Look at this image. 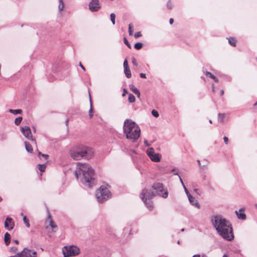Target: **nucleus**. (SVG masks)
Here are the masks:
<instances>
[{
  "label": "nucleus",
  "mask_w": 257,
  "mask_h": 257,
  "mask_svg": "<svg viewBox=\"0 0 257 257\" xmlns=\"http://www.w3.org/2000/svg\"><path fill=\"white\" fill-rule=\"evenodd\" d=\"M235 213L239 219L244 220L246 218V215L243 208H240L238 211H235Z\"/></svg>",
  "instance_id": "nucleus-15"
},
{
  "label": "nucleus",
  "mask_w": 257,
  "mask_h": 257,
  "mask_svg": "<svg viewBox=\"0 0 257 257\" xmlns=\"http://www.w3.org/2000/svg\"><path fill=\"white\" fill-rule=\"evenodd\" d=\"M140 76L141 78H146V74L145 73H141L140 74Z\"/></svg>",
  "instance_id": "nucleus-45"
},
{
  "label": "nucleus",
  "mask_w": 257,
  "mask_h": 257,
  "mask_svg": "<svg viewBox=\"0 0 257 257\" xmlns=\"http://www.w3.org/2000/svg\"><path fill=\"white\" fill-rule=\"evenodd\" d=\"M257 104V102H256L254 104V106L256 105Z\"/></svg>",
  "instance_id": "nucleus-61"
},
{
  "label": "nucleus",
  "mask_w": 257,
  "mask_h": 257,
  "mask_svg": "<svg viewBox=\"0 0 257 257\" xmlns=\"http://www.w3.org/2000/svg\"><path fill=\"white\" fill-rule=\"evenodd\" d=\"M218 120L220 122H223L225 118V114L219 113L218 114Z\"/></svg>",
  "instance_id": "nucleus-30"
},
{
  "label": "nucleus",
  "mask_w": 257,
  "mask_h": 257,
  "mask_svg": "<svg viewBox=\"0 0 257 257\" xmlns=\"http://www.w3.org/2000/svg\"><path fill=\"white\" fill-rule=\"evenodd\" d=\"M211 88H212V91L213 92H215V85H214V84H212Z\"/></svg>",
  "instance_id": "nucleus-46"
},
{
  "label": "nucleus",
  "mask_w": 257,
  "mask_h": 257,
  "mask_svg": "<svg viewBox=\"0 0 257 257\" xmlns=\"http://www.w3.org/2000/svg\"><path fill=\"white\" fill-rule=\"evenodd\" d=\"M186 195L188 198V200H189L190 203L192 205L195 206V207H196L198 208H199L200 205L198 203V202L196 201V200L195 199V198L193 197L189 193H188V194H187Z\"/></svg>",
  "instance_id": "nucleus-14"
},
{
  "label": "nucleus",
  "mask_w": 257,
  "mask_h": 257,
  "mask_svg": "<svg viewBox=\"0 0 257 257\" xmlns=\"http://www.w3.org/2000/svg\"><path fill=\"white\" fill-rule=\"evenodd\" d=\"M167 7L168 9H171L173 8V5L172 3V2H171V1H169L168 2L167 4Z\"/></svg>",
  "instance_id": "nucleus-38"
},
{
  "label": "nucleus",
  "mask_w": 257,
  "mask_h": 257,
  "mask_svg": "<svg viewBox=\"0 0 257 257\" xmlns=\"http://www.w3.org/2000/svg\"><path fill=\"white\" fill-rule=\"evenodd\" d=\"M177 243H178V244H179V243H180V241H179V240H178V241H177Z\"/></svg>",
  "instance_id": "nucleus-64"
},
{
  "label": "nucleus",
  "mask_w": 257,
  "mask_h": 257,
  "mask_svg": "<svg viewBox=\"0 0 257 257\" xmlns=\"http://www.w3.org/2000/svg\"><path fill=\"white\" fill-rule=\"evenodd\" d=\"M88 6L89 10L92 12L98 11L101 8L99 0H91Z\"/></svg>",
  "instance_id": "nucleus-11"
},
{
  "label": "nucleus",
  "mask_w": 257,
  "mask_h": 257,
  "mask_svg": "<svg viewBox=\"0 0 257 257\" xmlns=\"http://www.w3.org/2000/svg\"><path fill=\"white\" fill-rule=\"evenodd\" d=\"M38 157H39L40 159H41V157H42L44 158L45 159H47L49 157V156L46 154H42L41 152H38Z\"/></svg>",
  "instance_id": "nucleus-35"
},
{
  "label": "nucleus",
  "mask_w": 257,
  "mask_h": 257,
  "mask_svg": "<svg viewBox=\"0 0 257 257\" xmlns=\"http://www.w3.org/2000/svg\"><path fill=\"white\" fill-rule=\"evenodd\" d=\"M75 175L76 178L86 186L92 187L96 184L93 168L87 163H77Z\"/></svg>",
  "instance_id": "nucleus-2"
},
{
  "label": "nucleus",
  "mask_w": 257,
  "mask_h": 257,
  "mask_svg": "<svg viewBox=\"0 0 257 257\" xmlns=\"http://www.w3.org/2000/svg\"><path fill=\"white\" fill-rule=\"evenodd\" d=\"M192 257H200L199 254H195Z\"/></svg>",
  "instance_id": "nucleus-52"
},
{
  "label": "nucleus",
  "mask_w": 257,
  "mask_h": 257,
  "mask_svg": "<svg viewBox=\"0 0 257 257\" xmlns=\"http://www.w3.org/2000/svg\"><path fill=\"white\" fill-rule=\"evenodd\" d=\"M179 180H180V182H181V183L182 185L183 186V188H184V191H185V192L186 194H188V193H189V191H188L187 189L186 188V187L185 185H184V183H183V180H182V178H181V176H179Z\"/></svg>",
  "instance_id": "nucleus-31"
},
{
  "label": "nucleus",
  "mask_w": 257,
  "mask_h": 257,
  "mask_svg": "<svg viewBox=\"0 0 257 257\" xmlns=\"http://www.w3.org/2000/svg\"><path fill=\"white\" fill-rule=\"evenodd\" d=\"M141 36H142V34H141V32H136L134 35V37H135V38H138L140 37Z\"/></svg>",
  "instance_id": "nucleus-39"
},
{
  "label": "nucleus",
  "mask_w": 257,
  "mask_h": 257,
  "mask_svg": "<svg viewBox=\"0 0 257 257\" xmlns=\"http://www.w3.org/2000/svg\"><path fill=\"white\" fill-rule=\"evenodd\" d=\"M205 75L209 77V78L212 79L213 80H214V81L216 82H218V79L216 78V77H215L213 74H212V73H211L210 72H208V71H206L205 72Z\"/></svg>",
  "instance_id": "nucleus-19"
},
{
  "label": "nucleus",
  "mask_w": 257,
  "mask_h": 257,
  "mask_svg": "<svg viewBox=\"0 0 257 257\" xmlns=\"http://www.w3.org/2000/svg\"><path fill=\"white\" fill-rule=\"evenodd\" d=\"M222 257H228V256L226 254H224Z\"/></svg>",
  "instance_id": "nucleus-57"
},
{
  "label": "nucleus",
  "mask_w": 257,
  "mask_h": 257,
  "mask_svg": "<svg viewBox=\"0 0 257 257\" xmlns=\"http://www.w3.org/2000/svg\"><path fill=\"white\" fill-rule=\"evenodd\" d=\"M5 226L9 230H11L13 229L14 227V223L13 221L12 218L10 217H7L5 222Z\"/></svg>",
  "instance_id": "nucleus-13"
},
{
  "label": "nucleus",
  "mask_w": 257,
  "mask_h": 257,
  "mask_svg": "<svg viewBox=\"0 0 257 257\" xmlns=\"http://www.w3.org/2000/svg\"><path fill=\"white\" fill-rule=\"evenodd\" d=\"M174 22V20L172 18H171L169 20V23L170 24H172Z\"/></svg>",
  "instance_id": "nucleus-51"
},
{
  "label": "nucleus",
  "mask_w": 257,
  "mask_h": 257,
  "mask_svg": "<svg viewBox=\"0 0 257 257\" xmlns=\"http://www.w3.org/2000/svg\"><path fill=\"white\" fill-rule=\"evenodd\" d=\"M209 122H210V123H212V120H209Z\"/></svg>",
  "instance_id": "nucleus-62"
},
{
  "label": "nucleus",
  "mask_w": 257,
  "mask_h": 257,
  "mask_svg": "<svg viewBox=\"0 0 257 257\" xmlns=\"http://www.w3.org/2000/svg\"><path fill=\"white\" fill-rule=\"evenodd\" d=\"M49 225L51 226V227L52 229L57 228V225L54 223V222L52 220V219H50L49 220Z\"/></svg>",
  "instance_id": "nucleus-33"
},
{
  "label": "nucleus",
  "mask_w": 257,
  "mask_h": 257,
  "mask_svg": "<svg viewBox=\"0 0 257 257\" xmlns=\"http://www.w3.org/2000/svg\"><path fill=\"white\" fill-rule=\"evenodd\" d=\"M220 94L221 95H223V94H224V90H221V91H220Z\"/></svg>",
  "instance_id": "nucleus-53"
},
{
  "label": "nucleus",
  "mask_w": 257,
  "mask_h": 257,
  "mask_svg": "<svg viewBox=\"0 0 257 257\" xmlns=\"http://www.w3.org/2000/svg\"><path fill=\"white\" fill-rule=\"evenodd\" d=\"M9 111L14 114H20L22 112V110L21 109H9Z\"/></svg>",
  "instance_id": "nucleus-24"
},
{
  "label": "nucleus",
  "mask_w": 257,
  "mask_h": 257,
  "mask_svg": "<svg viewBox=\"0 0 257 257\" xmlns=\"http://www.w3.org/2000/svg\"><path fill=\"white\" fill-rule=\"evenodd\" d=\"M94 153L90 148L80 145L70 150L71 157L75 160H80L82 159H90L93 156Z\"/></svg>",
  "instance_id": "nucleus-4"
},
{
  "label": "nucleus",
  "mask_w": 257,
  "mask_h": 257,
  "mask_svg": "<svg viewBox=\"0 0 257 257\" xmlns=\"http://www.w3.org/2000/svg\"><path fill=\"white\" fill-rule=\"evenodd\" d=\"M236 42V40L234 38H229L228 39V43L232 46H235Z\"/></svg>",
  "instance_id": "nucleus-26"
},
{
  "label": "nucleus",
  "mask_w": 257,
  "mask_h": 257,
  "mask_svg": "<svg viewBox=\"0 0 257 257\" xmlns=\"http://www.w3.org/2000/svg\"><path fill=\"white\" fill-rule=\"evenodd\" d=\"M14 242L15 243H17V244H18V243H19V241H18V240H14Z\"/></svg>",
  "instance_id": "nucleus-56"
},
{
  "label": "nucleus",
  "mask_w": 257,
  "mask_h": 257,
  "mask_svg": "<svg viewBox=\"0 0 257 257\" xmlns=\"http://www.w3.org/2000/svg\"><path fill=\"white\" fill-rule=\"evenodd\" d=\"M155 195L153 191L145 189L142 191L140 197L142 200H151Z\"/></svg>",
  "instance_id": "nucleus-10"
},
{
  "label": "nucleus",
  "mask_w": 257,
  "mask_h": 257,
  "mask_svg": "<svg viewBox=\"0 0 257 257\" xmlns=\"http://www.w3.org/2000/svg\"><path fill=\"white\" fill-rule=\"evenodd\" d=\"M144 143L146 146H149L150 145L148 143L147 140H145Z\"/></svg>",
  "instance_id": "nucleus-49"
},
{
  "label": "nucleus",
  "mask_w": 257,
  "mask_h": 257,
  "mask_svg": "<svg viewBox=\"0 0 257 257\" xmlns=\"http://www.w3.org/2000/svg\"><path fill=\"white\" fill-rule=\"evenodd\" d=\"M21 215L23 216V221H24V223L25 224L26 226L27 227H30V223H29V219L27 218V216H25V215H24L23 213H21Z\"/></svg>",
  "instance_id": "nucleus-21"
},
{
  "label": "nucleus",
  "mask_w": 257,
  "mask_h": 257,
  "mask_svg": "<svg viewBox=\"0 0 257 257\" xmlns=\"http://www.w3.org/2000/svg\"><path fill=\"white\" fill-rule=\"evenodd\" d=\"M97 200L99 203H102L111 197L109 189L105 186H101L99 189L96 191L95 194Z\"/></svg>",
  "instance_id": "nucleus-5"
},
{
  "label": "nucleus",
  "mask_w": 257,
  "mask_h": 257,
  "mask_svg": "<svg viewBox=\"0 0 257 257\" xmlns=\"http://www.w3.org/2000/svg\"><path fill=\"white\" fill-rule=\"evenodd\" d=\"M123 65V68L129 67L128 65L127 61L126 60H125L124 61Z\"/></svg>",
  "instance_id": "nucleus-42"
},
{
  "label": "nucleus",
  "mask_w": 257,
  "mask_h": 257,
  "mask_svg": "<svg viewBox=\"0 0 257 257\" xmlns=\"http://www.w3.org/2000/svg\"><path fill=\"white\" fill-rule=\"evenodd\" d=\"M146 153L152 161L154 162H160L161 156L158 153H155L154 149L153 148H149L147 150Z\"/></svg>",
  "instance_id": "nucleus-8"
},
{
  "label": "nucleus",
  "mask_w": 257,
  "mask_h": 257,
  "mask_svg": "<svg viewBox=\"0 0 257 257\" xmlns=\"http://www.w3.org/2000/svg\"><path fill=\"white\" fill-rule=\"evenodd\" d=\"M124 73L125 74V76L127 78H130L131 77L132 73H131V72L129 67L124 68Z\"/></svg>",
  "instance_id": "nucleus-20"
},
{
  "label": "nucleus",
  "mask_w": 257,
  "mask_h": 257,
  "mask_svg": "<svg viewBox=\"0 0 257 257\" xmlns=\"http://www.w3.org/2000/svg\"><path fill=\"white\" fill-rule=\"evenodd\" d=\"M174 175H178L179 177V176H180L179 175V174H178V172L174 173Z\"/></svg>",
  "instance_id": "nucleus-55"
},
{
  "label": "nucleus",
  "mask_w": 257,
  "mask_h": 257,
  "mask_svg": "<svg viewBox=\"0 0 257 257\" xmlns=\"http://www.w3.org/2000/svg\"><path fill=\"white\" fill-rule=\"evenodd\" d=\"M254 207H255V208L256 209H257V204H255L254 205Z\"/></svg>",
  "instance_id": "nucleus-59"
},
{
  "label": "nucleus",
  "mask_w": 257,
  "mask_h": 257,
  "mask_svg": "<svg viewBox=\"0 0 257 257\" xmlns=\"http://www.w3.org/2000/svg\"><path fill=\"white\" fill-rule=\"evenodd\" d=\"M223 140H224V142L225 143V144H228V138L226 137V136H224L223 137Z\"/></svg>",
  "instance_id": "nucleus-43"
},
{
  "label": "nucleus",
  "mask_w": 257,
  "mask_h": 257,
  "mask_svg": "<svg viewBox=\"0 0 257 257\" xmlns=\"http://www.w3.org/2000/svg\"><path fill=\"white\" fill-rule=\"evenodd\" d=\"M130 89L139 98L140 97V93L139 89L136 87L134 85L131 84L129 86Z\"/></svg>",
  "instance_id": "nucleus-16"
},
{
  "label": "nucleus",
  "mask_w": 257,
  "mask_h": 257,
  "mask_svg": "<svg viewBox=\"0 0 257 257\" xmlns=\"http://www.w3.org/2000/svg\"><path fill=\"white\" fill-rule=\"evenodd\" d=\"M110 20L113 25L115 24V15L114 13H111L110 15Z\"/></svg>",
  "instance_id": "nucleus-34"
},
{
  "label": "nucleus",
  "mask_w": 257,
  "mask_h": 257,
  "mask_svg": "<svg viewBox=\"0 0 257 257\" xmlns=\"http://www.w3.org/2000/svg\"><path fill=\"white\" fill-rule=\"evenodd\" d=\"M143 47V44L142 43H137L135 44L134 47L137 50L141 49Z\"/></svg>",
  "instance_id": "nucleus-32"
},
{
  "label": "nucleus",
  "mask_w": 257,
  "mask_h": 257,
  "mask_svg": "<svg viewBox=\"0 0 257 257\" xmlns=\"http://www.w3.org/2000/svg\"><path fill=\"white\" fill-rule=\"evenodd\" d=\"M197 163H198V164L199 166H201V164H200V160H197Z\"/></svg>",
  "instance_id": "nucleus-54"
},
{
  "label": "nucleus",
  "mask_w": 257,
  "mask_h": 257,
  "mask_svg": "<svg viewBox=\"0 0 257 257\" xmlns=\"http://www.w3.org/2000/svg\"><path fill=\"white\" fill-rule=\"evenodd\" d=\"M132 63H133V65L136 66H138V62H137L136 58L133 57V58H132Z\"/></svg>",
  "instance_id": "nucleus-40"
},
{
  "label": "nucleus",
  "mask_w": 257,
  "mask_h": 257,
  "mask_svg": "<svg viewBox=\"0 0 257 257\" xmlns=\"http://www.w3.org/2000/svg\"><path fill=\"white\" fill-rule=\"evenodd\" d=\"M211 222L218 234L224 240L231 241L234 239L233 229L230 222L220 215L211 217Z\"/></svg>",
  "instance_id": "nucleus-1"
},
{
  "label": "nucleus",
  "mask_w": 257,
  "mask_h": 257,
  "mask_svg": "<svg viewBox=\"0 0 257 257\" xmlns=\"http://www.w3.org/2000/svg\"><path fill=\"white\" fill-rule=\"evenodd\" d=\"M79 66L81 67V68L84 70L85 71V69L84 67L82 65L81 63H79Z\"/></svg>",
  "instance_id": "nucleus-48"
},
{
  "label": "nucleus",
  "mask_w": 257,
  "mask_h": 257,
  "mask_svg": "<svg viewBox=\"0 0 257 257\" xmlns=\"http://www.w3.org/2000/svg\"><path fill=\"white\" fill-rule=\"evenodd\" d=\"M4 241L7 245H8L11 242V235L8 232H6L5 234Z\"/></svg>",
  "instance_id": "nucleus-18"
},
{
  "label": "nucleus",
  "mask_w": 257,
  "mask_h": 257,
  "mask_svg": "<svg viewBox=\"0 0 257 257\" xmlns=\"http://www.w3.org/2000/svg\"><path fill=\"white\" fill-rule=\"evenodd\" d=\"M89 101H90V108L89 110V115L90 118H91L92 117V113H93V109H92V100L91 99V98H89Z\"/></svg>",
  "instance_id": "nucleus-27"
},
{
  "label": "nucleus",
  "mask_w": 257,
  "mask_h": 257,
  "mask_svg": "<svg viewBox=\"0 0 257 257\" xmlns=\"http://www.w3.org/2000/svg\"><path fill=\"white\" fill-rule=\"evenodd\" d=\"M25 148L27 152L32 153L33 152V148L31 146V145L29 144L28 143L25 142Z\"/></svg>",
  "instance_id": "nucleus-22"
},
{
  "label": "nucleus",
  "mask_w": 257,
  "mask_h": 257,
  "mask_svg": "<svg viewBox=\"0 0 257 257\" xmlns=\"http://www.w3.org/2000/svg\"><path fill=\"white\" fill-rule=\"evenodd\" d=\"M175 171V169H173L171 170V171H172V172H174Z\"/></svg>",
  "instance_id": "nucleus-60"
},
{
  "label": "nucleus",
  "mask_w": 257,
  "mask_h": 257,
  "mask_svg": "<svg viewBox=\"0 0 257 257\" xmlns=\"http://www.w3.org/2000/svg\"><path fill=\"white\" fill-rule=\"evenodd\" d=\"M37 253L35 251H32L25 248L22 251L18 253L14 256L10 257H36Z\"/></svg>",
  "instance_id": "nucleus-9"
},
{
  "label": "nucleus",
  "mask_w": 257,
  "mask_h": 257,
  "mask_svg": "<svg viewBox=\"0 0 257 257\" xmlns=\"http://www.w3.org/2000/svg\"><path fill=\"white\" fill-rule=\"evenodd\" d=\"M62 252L64 257L74 256L79 254L80 249L74 245L65 246L63 247Z\"/></svg>",
  "instance_id": "nucleus-6"
},
{
  "label": "nucleus",
  "mask_w": 257,
  "mask_h": 257,
  "mask_svg": "<svg viewBox=\"0 0 257 257\" xmlns=\"http://www.w3.org/2000/svg\"><path fill=\"white\" fill-rule=\"evenodd\" d=\"M146 207L149 210H152L153 209V204L151 200H143Z\"/></svg>",
  "instance_id": "nucleus-17"
},
{
  "label": "nucleus",
  "mask_w": 257,
  "mask_h": 257,
  "mask_svg": "<svg viewBox=\"0 0 257 257\" xmlns=\"http://www.w3.org/2000/svg\"><path fill=\"white\" fill-rule=\"evenodd\" d=\"M203 161H204V162H205L206 163H205V164L204 165H203V166H202V167H205L206 165H207V164H209V162L208 161V160H207V159H204V160H203Z\"/></svg>",
  "instance_id": "nucleus-44"
},
{
  "label": "nucleus",
  "mask_w": 257,
  "mask_h": 257,
  "mask_svg": "<svg viewBox=\"0 0 257 257\" xmlns=\"http://www.w3.org/2000/svg\"><path fill=\"white\" fill-rule=\"evenodd\" d=\"M136 98L134 95L130 94L128 95V100L130 103H133L135 101Z\"/></svg>",
  "instance_id": "nucleus-28"
},
{
  "label": "nucleus",
  "mask_w": 257,
  "mask_h": 257,
  "mask_svg": "<svg viewBox=\"0 0 257 257\" xmlns=\"http://www.w3.org/2000/svg\"><path fill=\"white\" fill-rule=\"evenodd\" d=\"M23 118L21 116H19L16 118L15 120V124L16 125H19L22 122Z\"/></svg>",
  "instance_id": "nucleus-29"
},
{
  "label": "nucleus",
  "mask_w": 257,
  "mask_h": 257,
  "mask_svg": "<svg viewBox=\"0 0 257 257\" xmlns=\"http://www.w3.org/2000/svg\"><path fill=\"white\" fill-rule=\"evenodd\" d=\"M64 8V4L63 0H59L58 9L60 12L62 11Z\"/></svg>",
  "instance_id": "nucleus-25"
},
{
  "label": "nucleus",
  "mask_w": 257,
  "mask_h": 257,
  "mask_svg": "<svg viewBox=\"0 0 257 257\" xmlns=\"http://www.w3.org/2000/svg\"><path fill=\"white\" fill-rule=\"evenodd\" d=\"M202 257H207V256L205 254H203L202 255Z\"/></svg>",
  "instance_id": "nucleus-58"
},
{
  "label": "nucleus",
  "mask_w": 257,
  "mask_h": 257,
  "mask_svg": "<svg viewBox=\"0 0 257 257\" xmlns=\"http://www.w3.org/2000/svg\"><path fill=\"white\" fill-rule=\"evenodd\" d=\"M152 114L155 117H158L159 116V114L158 112L155 109H153L152 111Z\"/></svg>",
  "instance_id": "nucleus-37"
},
{
  "label": "nucleus",
  "mask_w": 257,
  "mask_h": 257,
  "mask_svg": "<svg viewBox=\"0 0 257 257\" xmlns=\"http://www.w3.org/2000/svg\"><path fill=\"white\" fill-rule=\"evenodd\" d=\"M194 191L198 195H200V194L198 192V190L197 189H194Z\"/></svg>",
  "instance_id": "nucleus-50"
},
{
  "label": "nucleus",
  "mask_w": 257,
  "mask_h": 257,
  "mask_svg": "<svg viewBox=\"0 0 257 257\" xmlns=\"http://www.w3.org/2000/svg\"><path fill=\"white\" fill-rule=\"evenodd\" d=\"M152 187L156 192L158 195L162 197L163 198H167L168 196V192L167 189H164L163 185L160 183H156L154 184Z\"/></svg>",
  "instance_id": "nucleus-7"
},
{
  "label": "nucleus",
  "mask_w": 257,
  "mask_h": 257,
  "mask_svg": "<svg viewBox=\"0 0 257 257\" xmlns=\"http://www.w3.org/2000/svg\"><path fill=\"white\" fill-rule=\"evenodd\" d=\"M128 33L130 36L132 35L133 33V26L131 24L128 25Z\"/></svg>",
  "instance_id": "nucleus-36"
},
{
  "label": "nucleus",
  "mask_w": 257,
  "mask_h": 257,
  "mask_svg": "<svg viewBox=\"0 0 257 257\" xmlns=\"http://www.w3.org/2000/svg\"><path fill=\"white\" fill-rule=\"evenodd\" d=\"M184 228H183V229H181V231H184Z\"/></svg>",
  "instance_id": "nucleus-63"
},
{
  "label": "nucleus",
  "mask_w": 257,
  "mask_h": 257,
  "mask_svg": "<svg viewBox=\"0 0 257 257\" xmlns=\"http://www.w3.org/2000/svg\"><path fill=\"white\" fill-rule=\"evenodd\" d=\"M127 92L126 89H125V88H124V89H123V93H122V96H124V95H125L126 93H127Z\"/></svg>",
  "instance_id": "nucleus-47"
},
{
  "label": "nucleus",
  "mask_w": 257,
  "mask_h": 257,
  "mask_svg": "<svg viewBox=\"0 0 257 257\" xmlns=\"http://www.w3.org/2000/svg\"><path fill=\"white\" fill-rule=\"evenodd\" d=\"M46 163L43 164H38V168L41 172H44L46 168Z\"/></svg>",
  "instance_id": "nucleus-23"
},
{
  "label": "nucleus",
  "mask_w": 257,
  "mask_h": 257,
  "mask_svg": "<svg viewBox=\"0 0 257 257\" xmlns=\"http://www.w3.org/2000/svg\"><path fill=\"white\" fill-rule=\"evenodd\" d=\"M124 44L129 48H131V45L130 44V43H128V41L126 40V38H124Z\"/></svg>",
  "instance_id": "nucleus-41"
},
{
  "label": "nucleus",
  "mask_w": 257,
  "mask_h": 257,
  "mask_svg": "<svg viewBox=\"0 0 257 257\" xmlns=\"http://www.w3.org/2000/svg\"><path fill=\"white\" fill-rule=\"evenodd\" d=\"M21 130L22 134L25 138L32 141H35V140L33 137L31 130L29 126H25L24 127H22Z\"/></svg>",
  "instance_id": "nucleus-12"
},
{
  "label": "nucleus",
  "mask_w": 257,
  "mask_h": 257,
  "mask_svg": "<svg viewBox=\"0 0 257 257\" xmlns=\"http://www.w3.org/2000/svg\"><path fill=\"white\" fill-rule=\"evenodd\" d=\"M123 130L126 138L132 142H135L140 137V128L135 122L130 119H126L124 121Z\"/></svg>",
  "instance_id": "nucleus-3"
}]
</instances>
